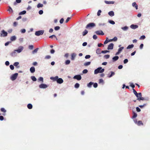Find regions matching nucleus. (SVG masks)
Instances as JSON below:
<instances>
[{
  "mask_svg": "<svg viewBox=\"0 0 150 150\" xmlns=\"http://www.w3.org/2000/svg\"><path fill=\"white\" fill-rule=\"evenodd\" d=\"M137 116V114L135 113V112H134L133 113V116H132V118H135Z\"/></svg>",
  "mask_w": 150,
  "mask_h": 150,
  "instance_id": "50",
  "label": "nucleus"
},
{
  "mask_svg": "<svg viewBox=\"0 0 150 150\" xmlns=\"http://www.w3.org/2000/svg\"><path fill=\"white\" fill-rule=\"evenodd\" d=\"M8 11H9V12H13V10H12V9L10 7V6H9V9H8Z\"/></svg>",
  "mask_w": 150,
  "mask_h": 150,
  "instance_id": "51",
  "label": "nucleus"
},
{
  "mask_svg": "<svg viewBox=\"0 0 150 150\" xmlns=\"http://www.w3.org/2000/svg\"><path fill=\"white\" fill-rule=\"evenodd\" d=\"M146 104H144L143 105H139V106L141 108H142L146 106Z\"/></svg>",
  "mask_w": 150,
  "mask_h": 150,
  "instance_id": "48",
  "label": "nucleus"
},
{
  "mask_svg": "<svg viewBox=\"0 0 150 150\" xmlns=\"http://www.w3.org/2000/svg\"><path fill=\"white\" fill-rule=\"evenodd\" d=\"M60 28V27L59 26H57L54 27V30H59Z\"/></svg>",
  "mask_w": 150,
  "mask_h": 150,
  "instance_id": "41",
  "label": "nucleus"
},
{
  "mask_svg": "<svg viewBox=\"0 0 150 150\" xmlns=\"http://www.w3.org/2000/svg\"><path fill=\"white\" fill-rule=\"evenodd\" d=\"M108 38H107L106 40L105 41V42H104V44H106L108 42H111V41H109V40H108Z\"/></svg>",
  "mask_w": 150,
  "mask_h": 150,
  "instance_id": "38",
  "label": "nucleus"
},
{
  "mask_svg": "<svg viewBox=\"0 0 150 150\" xmlns=\"http://www.w3.org/2000/svg\"><path fill=\"white\" fill-rule=\"evenodd\" d=\"M90 64H91L90 62H87L84 64V65L85 66H87L89 65Z\"/></svg>",
  "mask_w": 150,
  "mask_h": 150,
  "instance_id": "36",
  "label": "nucleus"
},
{
  "mask_svg": "<svg viewBox=\"0 0 150 150\" xmlns=\"http://www.w3.org/2000/svg\"><path fill=\"white\" fill-rule=\"evenodd\" d=\"M18 75V74L15 73L13 74L11 77V79L12 81L15 80L17 78Z\"/></svg>",
  "mask_w": 150,
  "mask_h": 150,
  "instance_id": "5",
  "label": "nucleus"
},
{
  "mask_svg": "<svg viewBox=\"0 0 150 150\" xmlns=\"http://www.w3.org/2000/svg\"><path fill=\"white\" fill-rule=\"evenodd\" d=\"M109 22L112 24H113V25H114L115 24V22L114 21H111V20H110V21H109Z\"/></svg>",
  "mask_w": 150,
  "mask_h": 150,
  "instance_id": "57",
  "label": "nucleus"
},
{
  "mask_svg": "<svg viewBox=\"0 0 150 150\" xmlns=\"http://www.w3.org/2000/svg\"><path fill=\"white\" fill-rule=\"evenodd\" d=\"M38 49H39L38 48H37L36 49H35L34 50H33V52H32L34 54L35 53H36L37 52Z\"/></svg>",
  "mask_w": 150,
  "mask_h": 150,
  "instance_id": "37",
  "label": "nucleus"
},
{
  "mask_svg": "<svg viewBox=\"0 0 150 150\" xmlns=\"http://www.w3.org/2000/svg\"><path fill=\"white\" fill-rule=\"evenodd\" d=\"M19 64V62H15L13 64V65L15 67H17V68H19L20 67L19 66H18Z\"/></svg>",
  "mask_w": 150,
  "mask_h": 150,
  "instance_id": "27",
  "label": "nucleus"
},
{
  "mask_svg": "<svg viewBox=\"0 0 150 150\" xmlns=\"http://www.w3.org/2000/svg\"><path fill=\"white\" fill-rule=\"evenodd\" d=\"M16 55L17 54L16 52V51H15V50L14 51L11 53V55L12 57H15L16 56Z\"/></svg>",
  "mask_w": 150,
  "mask_h": 150,
  "instance_id": "22",
  "label": "nucleus"
},
{
  "mask_svg": "<svg viewBox=\"0 0 150 150\" xmlns=\"http://www.w3.org/2000/svg\"><path fill=\"white\" fill-rule=\"evenodd\" d=\"M26 13V11H23L19 13V15H23L25 14Z\"/></svg>",
  "mask_w": 150,
  "mask_h": 150,
  "instance_id": "40",
  "label": "nucleus"
},
{
  "mask_svg": "<svg viewBox=\"0 0 150 150\" xmlns=\"http://www.w3.org/2000/svg\"><path fill=\"white\" fill-rule=\"evenodd\" d=\"M31 79L33 81H36L37 80L35 76H31Z\"/></svg>",
  "mask_w": 150,
  "mask_h": 150,
  "instance_id": "33",
  "label": "nucleus"
},
{
  "mask_svg": "<svg viewBox=\"0 0 150 150\" xmlns=\"http://www.w3.org/2000/svg\"><path fill=\"white\" fill-rule=\"evenodd\" d=\"M104 71V69H102L101 67H99L96 69L94 71L95 74H97L98 73H102Z\"/></svg>",
  "mask_w": 150,
  "mask_h": 150,
  "instance_id": "2",
  "label": "nucleus"
},
{
  "mask_svg": "<svg viewBox=\"0 0 150 150\" xmlns=\"http://www.w3.org/2000/svg\"><path fill=\"white\" fill-rule=\"evenodd\" d=\"M111 74H109L108 75V77L109 78L111 77L112 76L115 75V73L112 71H111Z\"/></svg>",
  "mask_w": 150,
  "mask_h": 150,
  "instance_id": "23",
  "label": "nucleus"
},
{
  "mask_svg": "<svg viewBox=\"0 0 150 150\" xmlns=\"http://www.w3.org/2000/svg\"><path fill=\"white\" fill-rule=\"evenodd\" d=\"M39 87L41 88H45L47 87V86L44 84H41L39 85Z\"/></svg>",
  "mask_w": 150,
  "mask_h": 150,
  "instance_id": "9",
  "label": "nucleus"
},
{
  "mask_svg": "<svg viewBox=\"0 0 150 150\" xmlns=\"http://www.w3.org/2000/svg\"><path fill=\"white\" fill-rule=\"evenodd\" d=\"M93 86L94 88H96L97 87L98 84L97 83H93Z\"/></svg>",
  "mask_w": 150,
  "mask_h": 150,
  "instance_id": "56",
  "label": "nucleus"
},
{
  "mask_svg": "<svg viewBox=\"0 0 150 150\" xmlns=\"http://www.w3.org/2000/svg\"><path fill=\"white\" fill-rule=\"evenodd\" d=\"M28 108L29 109H31L32 108L33 106L31 104H28L27 105Z\"/></svg>",
  "mask_w": 150,
  "mask_h": 150,
  "instance_id": "29",
  "label": "nucleus"
},
{
  "mask_svg": "<svg viewBox=\"0 0 150 150\" xmlns=\"http://www.w3.org/2000/svg\"><path fill=\"white\" fill-rule=\"evenodd\" d=\"M134 45L133 44H132L131 45H129L127 47V49H131V48H133L134 47Z\"/></svg>",
  "mask_w": 150,
  "mask_h": 150,
  "instance_id": "30",
  "label": "nucleus"
},
{
  "mask_svg": "<svg viewBox=\"0 0 150 150\" xmlns=\"http://www.w3.org/2000/svg\"><path fill=\"white\" fill-rule=\"evenodd\" d=\"M8 34L4 30H3L0 33V36L2 37H6L7 36Z\"/></svg>",
  "mask_w": 150,
  "mask_h": 150,
  "instance_id": "4",
  "label": "nucleus"
},
{
  "mask_svg": "<svg viewBox=\"0 0 150 150\" xmlns=\"http://www.w3.org/2000/svg\"><path fill=\"white\" fill-rule=\"evenodd\" d=\"M71 59L72 60H73L75 59V58L76 56V54L75 53H73L71 54Z\"/></svg>",
  "mask_w": 150,
  "mask_h": 150,
  "instance_id": "14",
  "label": "nucleus"
},
{
  "mask_svg": "<svg viewBox=\"0 0 150 150\" xmlns=\"http://www.w3.org/2000/svg\"><path fill=\"white\" fill-rule=\"evenodd\" d=\"M93 84V83L90 82L89 83L87 84V86L89 87H91V86Z\"/></svg>",
  "mask_w": 150,
  "mask_h": 150,
  "instance_id": "32",
  "label": "nucleus"
},
{
  "mask_svg": "<svg viewBox=\"0 0 150 150\" xmlns=\"http://www.w3.org/2000/svg\"><path fill=\"white\" fill-rule=\"evenodd\" d=\"M128 27L126 26L122 28V29L124 30H126L128 29Z\"/></svg>",
  "mask_w": 150,
  "mask_h": 150,
  "instance_id": "42",
  "label": "nucleus"
},
{
  "mask_svg": "<svg viewBox=\"0 0 150 150\" xmlns=\"http://www.w3.org/2000/svg\"><path fill=\"white\" fill-rule=\"evenodd\" d=\"M117 38L115 37L113 39L110 40L109 41H111V42L112 41H117Z\"/></svg>",
  "mask_w": 150,
  "mask_h": 150,
  "instance_id": "28",
  "label": "nucleus"
},
{
  "mask_svg": "<svg viewBox=\"0 0 150 150\" xmlns=\"http://www.w3.org/2000/svg\"><path fill=\"white\" fill-rule=\"evenodd\" d=\"M43 4H41L40 3H39L37 5V7L38 8L40 7H42L43 6Z\"/></svg>",
  "mask_w": 150,
  "mask_h": 150,
  "instance_id": "35",
  "label": "nucleus"
},
{
  "mask_svg": "<svg viewBox=\"0 0 150 150\" xmlns=\"http://www.w3.org/2000/svg\"><path fill=\"white\" fill-rule=\"evenodd\" d=\"M105 2L107 4H113L114 3V1H105Z\"/></svg>",
  "mask_w": 150,
  "mask_h": 150,
  "instance_id": "17",
  "label": "nucleus"
},
{
  "mask_svg": "<svg viewBox=\"0 0 150 150\" xmlns=\"http://www.w3.org/2000/svg\"><path fill=\"white\" fill-rule=\"evenodd\" d=\"M88 71L87 69H85L83 71V74H86L87 73Z\"/></svg>",
  "mask_w": 150,
  "mask_h": 150,
  "instance_id": "55",
  "label": "nucleus"
},
{
  "mask_svg": "<svg viewBox=\"0 0 150 150\" xmlns=\"http://www.w3.org/2000/svg\"><path fill=\"white\" fill-rule=\"evenodd\" d=\"M132 6L133 7H134L136 9H138V5L135 2H133L132 4Z\"/></svg>",
  "mask_w": 150,
  "mask_h": 150,
  "instance_id": "21",
  "label": "nucleus"
},
{
  "mask_svg": "<svg viewBox=\"0 0 150 150\" xmlns=\"http://www.w3.org/2000/svg\"><path fill=\"white\" fill-rule=\"evenodd\" d=\"M109 52V51L108 50H103L101 51V53H105Z\"/></svg>",
  "mask_w": 150,
  "mask_h": 150,
  "instance_id": "46",
  "label": "nucleus"
},
{
  "mask_svg": "<svg viewBox=\"0 0 150 150\" xmlns=\"http://www.w3.org/2000/svg\"><path fill=\"white\" fill-rule=\"evenodd\" d=\"M70 61L69 60H67L65 62L66 64L67 65L70 64Z\"/></svg>",
  "mask_w": 150,
  "mask_h": 150,
  "instance_id": "45",
  "label": "nucleus"
},
{
  "mask_svg": "<svg viewBox=\"0 0 150 150\" xmlns=\"http://www.w3.org/2000/svg\"><path fill=\"white\" fill-rule=\"evenodd\" d=\"M50 79L54 81H56L57 83L59 84L62 83L63 82V80L61 78H58V76H56L55 77H51Z\"/></svg>",
  "mask_w": 150,
  "mask_h": 150,
  "instance_id": "1",
  "label": "nucleus"
},
{
  "mask_svg": "<svg viewBox=\"0 0 150 150\" xmlns=\"http://www.w3.org/2000/svg\"><path fill=\"white\" fill-rule=\"evenodd\" d=\"M1 111L3 112V113L2 114L4 116H5L6 115V110L4 108H1Z\"/></svg>",
  "mask_w": 150,
  "mask_h": 150,
  "instance_id": "13",
  "label": "nucleus"
},
{
  "mask_svg": "<svg viewBox=\"0 0 150 150\" xmlns=\"http://www.w3.org/2000/svg\"><path fill=\"white\" fill-rule=\"evenodd\" d=\"M119 59V57L116 56L113 57L112 58V60L113 62H115L117 60Z\"/></svg>",
  "mask_w": 150,
  "mask_h": 150,
  "instance_id": "16",
  "label": "nucleus"
},
{
  "mask_svg": "<svg viewBox=\"0 0 150 150\" xmlns=\"http://www.w3.org/2000/svg\"><path fill=\"white\" fill-rule=\"evenodd\" d=\"M64 21V19L63 18H61L59 22L61 24H62L63 23Z\"/></svg>",
  "mask_w": 150,
  "mask_h": 150,
  "instance_id": "60",
  "label": "nucleus"
},
{
  "mask_svg": "<svg viewBox=\"0 0 150 150\" xmlns=\"http://www.w3.org/2000/svg\"><path fill=\"white\" fill-rule=\"evenodd\" d=\"M16 39V37L15 36H12L10 38V40L12 41H13Z\"/></svg>",
  "mask_w": 150,
  "mask_h": 150,
  "instance_id": "26",
  "label": "nucleus"
},
{
  "mask_svg": "<svg viewBox=\"0 0 150 150\" xmlns=\"http://www.w3.org/2000/svg\"><path fill=\"white\" fill-rule=\"evenodd\" d=\"M90 57V55H88L86 56L85 57V58L86 59H89Z\"/></svg>",
  "mask_w": 150,
  "mask_h": 150,
  "instance_id": "63",
  "label": "nucleus"
},
{
  "mask_svg": "<svg viewBox=\"0 0 150 150\" xmlns=\"http://www.w3.org/2000/svg\"><path fill=\"white\" fill-rule=\"evenodd\" d=\"M132 90L134 94L137 97H138V93L134 88L132 89Z\"/></svg>",
  "mask_w": 150,
  "mask_h": 150,
  "instance_id": "25",
  "label": "nucleus"
},
{
  "mask_svg": "<svg viewBox=\"0 0 150 150\" xmlns=\"http://www.w3.org/2000/svg\"><path fill=\"white\" fill-rule=\"evenodd\" d=\"M38 80L39 81H42V82H43V78L41 77H40L39 79H38Z\"/></svg>",
  "mask_w": 150,
  "mask_h": 150,
  "instance_id": "44",
  "label": "nucleus"
},
{
  "mask_svg": "<svg viewBox=\"0 0 150 150\" xmlns=\"http://www.w3.org/2000/svg\"><path fill=\"white\" fill-rule=\"evenodd\" d=\"M137 100H138L139 101H140V100H148V99L147 98V99H146L142 97V96L141 97H139V96H138V97H137Z\"/></svg>",
  "mask_w": 150,
  "mask_h": 150,
  "instance_id": "11",
  "label": "nucleus"
},
{
  "mask_svg": "<svg viewBox=\"0 0 150 150\" xmlns=\"http://www.w3.org/2000/svg\"><path fill=\"white\" fill-rule=\"evenodd\" d=\"M101 12V10H99L97 12V15L98 16H99L100 15V13Z\"/></svg>",
  "mask_w": 150,
  "mask_h": 150,
  "instance_id": "49",
  "label": "nucleus"
},
{
  "mask_svg": "<svg viewBox=\"0 0 150 150\" xmlns=\"http://www.w3.org/2000/svg\"><path fill=\"white\" fill-rule=\"evenodd\" d=\"M128 62V60L127 59H125L124 60V63L125 64L127 63Z\"/></svg>",
  "mask_w": 150,
  "mask_h": 150,
  "instance_id": "62",
  "label": "nucleus"
},
{
  "mask_svg": "<svg viewBox=\"0 0 150 150\" xmlns=\"http://www.w3.org/2000/svg\"><path fill=\"white\" fill-rule=\"evenodd\" d=\"M95 33L98 35H103L104 33L102 30H98L95 32Z\"/></svg>",
  "mask_w": 150,
  "mask_h": 150,
  "instance_id": "10",
  "label": "nucleus"
},
{
  "mask_svg": "<svg viewBox=\"0 0 150 150\" xmlns=\"http://www.w3.org/2000/svg\"><path fill=\"white\" fill-rule=\"evenodd\" d=\"M96 53L98 54H99L101 53V50L100 49H98L96 50Z\"/></svg>",
  "mask_w": 150,
  "mask_h": 150,
  "instance_id": "24",
  "label": "nucleus"
},
{
  "mask_svg": "<svg viewBox=\"0 0 150 150\" xmlns=\"http://www.w3.org/2000/svg\"><path fill=\"white\" fill-rule=\"evenodd\" d=\"M44 30H40L38 31H36L35 33V34L36 35L38 36L41 35H42L44 33Z\"/></svg>",
  "mask_w": 150,
  "mask_h": 150,
  "instance_id": "3",
  "label": "nucleus"
},
{
  "mask_svg": "<svg viewBox=\"0 0 150 150\" xmlns=\"http://www.w3.org/2000/svg\"><path fill=\"white\" fill-rule=\"evenodd\" d=\"M95 26V24L93 23H90L88 24L86 27V28H87L90 27H93Z\"/></svg>",
  "mask_w": 150,
  "mask_h": 150,
  "instance_id": "6",
  "label": "nucleus"
},
{
  "mask_svg": "<svg viewBox=\"0 0 150 150\" xmlns=\"http://www.w3.org/2000/svg\"><path fill=\"white\" fill-rule=\"evenodd\" d=\"M28 48L30 50H32L33 48V45H30Z\"/></svg>",
  "mask_w": 150,
  "mask_h": 150,
  "instance_id": "52",
  "label": "nucleus"
},
{
  "mask_svg": "<svg viewBox=\"0 0 150 150\" xmlns=\"http://www.w3.org/2000/svg\"><path fill=\"white\" fill-rule=\"evenodd\" d=\"M136 108L137 111L138 112H139L141 111L140 109L138 107H137Z\"/></svg>",
  "mask_w": 150,
  "mask_h": 150,
  "instance_id": "64",
  "label": "nucleus"
},
{
  "mask_svg": "<svg viewBox=\"0 0 150 150\" xmlns=\"http://www.w3.org/2000/svg\"><path fill=\"white\" fill-rule=\"evenodd\" d=\"M137 124V125L139 126H140L141 125H143V123H142V122L141 121H139L138 122H137V120L134 121Z\"/></svg>",
  "mask_w": 150,
  "mask_h": 150,
  "instance_id": "15",
  "label": "nucleus"
},
{
  "mask_svg": "<svg viewBox=\"0 0 150 150\" xmlns=\"http://www.w3.org/2000/svg\"><path fill=\"white\" fill-rule=\"evenodd\" d=\"M23 47H19L18 49L15 50V51L17 52L18 53H19L21 52L23 50Z\"/></svg>",
  "mask_w": 150,
  "mask_h": 150,
  "instance_id": "8",
  "label": "nucleus"
},
{
  "mask_svg": "<svg viewBox=\"0 0 150 150\" xmlns=\"http://www.w3.org/2000/svg\"><path fill=\"white\" fill-rule=\"evenodd\" d=\"M79 86V83H77L75 85L74 87L76 88H78Z\"/></svg>",
  "mask_w": 150,
  "mask_h": 150,
  "instance_id": "39",
  "label": "nucleus"
},
{
  "mask_svg": "<svg viewBox=\"0 0 150 150\" xmlns=\"http://www.w3.org/2000/svg\"><path fill=\"white\" fill-rule=\"evenodd\" d=\"M109 15L111 16H112L114 15V13L113 11H111L108 12Z\"/></svg>",
  "mask_w": 150,
  "mask_h": 150,
  "instance_id": "20",
  "label": "nucleus"
},
{
  "mask_svg": "<svg viewBox=\"0 0 150 150\" xmlns=\"http://www.w3.org/2000/svg\"><path fill=\"white\" fill-rule=\"evenodd\" d=\"M71 19V17H68V18H67V19L66 21H65V23H67L69 21L70 19Z\"/></svg>",
  "mask_w": 150,
  "mask_h": 150,
  "instance_id": "58",
  "label": "nucleus"
},
{
  "mask_svg": "<svg viewBox=\"0 0 150 150\" xmlns=\"http://www.w3.org/2000/svg\"><path fill=\"white\" fill-rule=\"evenodd\" d=\"M93 38L94 39L96 40L97 38V37L96 35H94L93 36Z\"/></svg>",
  "mask_w": 150,
  "mask_h": 150,
  "instance_id": "61",
  "label": "nucleus"
},
{
  "mask_svg": "<svg viewBox=\"0 0 150 150\" xmlns=\"http://www.w3.org/2000/svg\"><path fill=\"white\" fill-rule=\"evenodd\" d=\"M74 79H76L78 80H80L81 79V77L80 75H76L74 77Z\"/></svg>",
  "mask_w": 150,
  "mask_h": 150,
  "instance_id": "7",
  "label": "nucleus"
},
{
  "mask_svg": "<svg viewBox=\"0 0 150 150\" xmlns=\"http://www.w3.org/2000/svg\"><path fill=\"white\" fill-rule=\"evenodd\" d=\"M109 57L110 55L108 54L104 56V57L106 59H108L109 58Z\"/></svg>",
  "mask_w": 150,
  "mask_h": 150,
  "instance_id": "53",
  "label": "nucleus"
},
{
  "mask_svg": "<svg viewBox=\"0 0 150 150\" xmlns=\"http://www.w3.org/2000/svg\"><path fill=\"white\" fill-rule=\"evenodd\" d=\"M124 47H120L118 49V51L120 53L122 50L124 49Z\"/></svg>",
  "mask_w": 150,
  "mask_h": 150,
  "instance_id": "34",
  "label": "nucleus"
},
{
  "mask_svg": "<svg viewBox=\"0 0 150 150\" xmlns=\"http://www.w3.org/2000/svg\"><path fill=\"white\" fill-rule=\"evenodd\" d=\"M145 36L144 35H142L141 36V37L139 39L140 40H143L145 38Z\"/></svg>",
  "mask_w": 150,
  "mask_h": 150,
  "instance_id": "43",
  "label": "nucleus"
},
{
  "mask_svg": "<svg viewBox=\"0 0 150 150\" xmlns=\"http://www.w3.org/2000/svg\"><path fill=\"white\" fill-rule=\"evenodd\" d=\"M88 33V31L86 30H85L83 32V35L84 36L86 34H87Z\"/></svg>",
  "mask_w": 150,
  "mask_h": 150,
  "instance_id": "31",
  "label": "nucleus"
},
{
  "mask_svg": "<svg viewBox=\"0 0 150 150\" xmlns=\"http://www.w3.org/2000/svg\"><path fill=\"white\" fill-rule=\"evenodd\" d=\"M51 58V56L50 55H47L45 57V59H49L50 58Z\"/></svg>",
  "mask_w": 150,
  "mask_h": 150,
  "instance_id": "54",
  "label": "nucleus"
},
{
  "mask_svg": "<svg viewBox=\"0 0 150 150\" xmlns=\"http://www.w3.org/2000/svg\"><path fill=\"white\" fill-rule=\"evenodd\" d=\"M138 26L137 25H132L130 26V27L133 29H135L138 28Z\"/></svg>",
  "mask_w": 150,
  "mask_h": 150,
  "instance_id": "18",
  "label": "nucleus"
},
{
  "mask_svg": "<svg viewBox=\"0 0 150 150\" xmlns=\"http://www.w3.org/2000/svg\"><path fill=\"white\" fill-rule=\"evenodd\" d=\"M114 45L112 43H110L108 46L107 49L108 50H112L113 49Z\"/></svg>",
  "mask_w": 150,
  "mask_h": 150,
  "instance_id": "12",
  "label": "nucleus"
},
{
  "mask_svg": "<svg viewBox=\"0 0 150 150\" xmlns=\"http://www.w3.org/2000/svg\"><path fill=\"white\" fill-rule=\"evenodd\" d=\"M103 82H104L103 80V79H100L99 80V83H103Z\"/></svg>",
  "mask_w": 150,
  "mask_h": 150,
  "instance_id": "47",
  "label": "nucleus"
},
{
  "mask_svg": "<svg viewBox=\"0 0 150 150\" xmlns=\"http://www.w3.org/2000/svg\"><path fill=\"white\" fill-rule=\"evenodd\" d=\"M10 69L12 70H13L14 69V66L12 65H11L10 66Z\"/></svg>",
  "mask_w": 150,
  "mask_h": 150,
  "instance_id": "59",
  "label": "nucleus"
},
{
  "mask_svg": "<svg viewBox=\"0 0 150 150\" xmlns=\"http://www.w3.org/2000/svg\"><path fill=\"white\" fill-rule=\"evenodd\" d=\"M30 71L32 73H33L35 72V68L34 67H32L30 69Z\"/></svg>",
  "mask_w": 150,
  "mask_h": 150,
  "instance_id": "19",
  "label": "nucleus"
}]
</instances>
